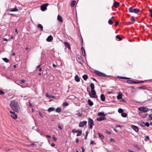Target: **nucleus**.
<instances>
[{"label": "nucleus", "mask_w": 152, "mask_h": 152, "mask_svg": "<svg viewBox=\"0 0 152 152\" xmlns=\"http://www.w3.org/2000/svg\"><path fill=\"white\" fill-rule=\"evenodd\" d=\"M10 106L12 109L16 112H18L20 110V107L18 103L15 100L11 102Z\"/></svg>", "instance_id": "nucleus-1"}, {"label": "nucleus", "mask_w": 152, "mask_h": 152, "mask_svg": "<svg viewBox=\"0 0 152 152\" xmlns=\"http://www.w3.org/2000/svg\"><path fill=\"white\" fill-rule=\"evenodd\" d=\"M138 110L141 113H145L148 111V109L145 107H142L138 108Z\"/></svg>", "instance_id": "nucleus-2"}, {"label": "nucleus", "mask_w": 152, "mask_h": 152, "mask_svg": "<svg viewBox=\"0 0 152 152\" xmlns=\"http://www.w3.org/2000/svg\"><path fill=\"white\" fill-rule=\"evenodd\" d=\"M129 11L130 12H133L135 13H137L140 10L137 8L133 9L132 7H130L129 9Z\"/></svg>", "instance_id": "nucleus-3"}, {"label": "nucleus", "mask_w": 152, "mask_h": 152, "mask_svg": "<svg viewBox=\"0 0 152 152\" xmlns=\"http://www.w3.org/2000/svg\"><path fill=\"white\" fill-rule=\"evenodd\" d=\"M88 124L89 125V128L90 129H92L93 126L94 124L93 120L91 118H88Z\"/></svg>", "instance_id": "nucleus-4"}, {"label": "nucleus", "mask_w": 152, "mask_h": 152, "mask_svg": "<svg viewBox=\"0 0 152 152\" xmlns=\"http://www.w3.org/2000/svg\"><path fill=\"white\" fill-rule=\"evenodd\" d=\"M91 93L90 92H88L90 96L94 98L97 97V96L96 95V93L94 90H91Z\"/></svg>", "instance_id": "nucleus-5"}, {"label": "nucleus", "mask_w": 152, "mask_h": 152, "mask_svg": "<svg viewBox=\"0 0 152 152\" xmlns=\"http://www.w3.org/2000/svg\"><path fill=\"white\" fill-rule=\"evenodd\" d=\"M48 3H45L42 4L41 7V9L42 11H45L47 9V7L48 6Z\"/></svg>", "instance_id": "nucleus-6"}, {"label": "nucleus", "mask_w": 152, "mask_h": 152, "mask_svg": "<svg viewBox=\"0 0 152 152\" xmlns=\"http://www.w3.org/2000/svg\"><path fill=\"white\" fill-rule=\"evenodd\" d=\"M95 73L98 75L101 76L103 77H105L106 75L100 72L97 70H95Z\"/></svg>", "instance_id": "nucleus-7"}, {"label": "nucleus", "mask_w": 152, "mask_h": 152, "mask_svg": "<svg viewBox=\"0 0 152 152\" xmlns=\"http://www.w3.org/2000/svg\"><path fill=\"white\" fill-rule=\"evenodd\" d=\"M87 122L86 121H83L82 122H80L79 124V126L81 127H83L84 125L86 124Z\"/></svg>", "instance_id": "nucleus-8"}, {"label": "nucleus", "mask_w": 152, "mask_h": 152, "mask_svg": "<svg viewBox=\"0 0 152 152\" xmlns=\"http://www.w3.org/2000/svg\"><path fill=\"white\" fill-rule=\"evenodd\" d=\"M96 120L99 121H101L106 120V118L105 117H101L97 118Z\"/></svg>", "instance_id": "nucleus-9"}, {"label": "nucleus", "mask_w": 152, "mask_h": 152, "mask_svg": "<svg viewBox=\"0 0 152 152\" xmlns=\"http://www.w3.org/2000/svg\"><path fill=\"white\" fill-rule=\"evenodd\" d=\"M132 128L135 132H137L139 131L138 128L135 126L132 125L131 126Z\"/></svg>", "instance_id": "nucleus-10"}, {"label": "nucleus", "mask_w": 152, "mask_h": 152, "mask_svg": "<svg viewBox=\"0 0 152 152\" xmlns=\"http://www.w3.org/2000/svg\"><path fill=\"white\" fill-rule=\"evenodd\" d=\"M122 98V94L121 92H119L117 96V98L118 100L121 99Z\"/></svg>", "instance_id": "nucleus-11"}, {"label": "nucleus", "mask_w": 152, "mask_h": 152, "mask_svg": "<svg viewBox=\"0 0 152 152\" xmlns=\"http://www.w3.org/2000/svg\"><path fill=\"white\" fill-rule=\"evenodd\" d=\"M53 39V37L51 35L49 36L46 39L47 41L48 42H51Z\"/></svg>", "instance_id": "nucleus-12"}, {"label": "nucleus", "mask_w": 152, "mask_h": 152, "mask_svg": "<svg viewBox=\"0 0 152 152\" xmlns=\"http://www.w3.org/2000/svg\"><path fill=\"white\" fill-rule=\"evenodd\" d=\"M11 116L14 119H16L18 118V116L17 114H15V113H13V114H11Z\"/></svg>", "instance_id": "nucleus-13"}, {"label": "nucleus", "mask_w": 152, "mask_h": 152, "mask_svg": "<svg viewBox=\"0 0 152 152\" xmlns=\"http://www.w3.org/2000/svg\"><path fill=\"white\" fill-rule=\"evenodd\" d=\"M64 43L65 47L68 48L69 49L70 48V45L67 42H65Z\"/></svg>", "instance_id": "nucleus-14"}, {"label": "nucleus", "mask_w": 152, "mask_h": 152, "mask_svg": "<svg viewBox=\"0 0 152 152\" xmlns=\"http://www.w3.org/2000/svg\"><path fill=\"white\" fill-rule=\"evenodd\" d=\"M106 115L104 114V112H99L98 114L99 116H101V117H105Z\"/></svg>", "instance_id": "nucleus-15"}, {"label": "nucleus", "mask_w": 152, "mask_h": 152, "mask_svg": "<svg viewBox=\"0 0 152 152\" xmlns=\"http://www.w3.org/2000/svg\"><path fill=\"white\" fill-rule=\"evenodd\" d=\"M81 50L82 51V54L83 55V56H86L85 51L84 48L83 47H82L81 48Z\"/></svg>", "instance_id": "nucleus-16"}, {"label": "nucleus", "mask_w": 152, "mask_h": 152, "mask_svg": "<svg viewBox=\"0 0 152 152\" xmlns=\"http://www.w3.org/2000/svg\"><path fill=\"white\" fill-rule=\"evenodd\" d=\"M75 80L77 82H79L80 81V78L77 75H75Z\"/></svg>", "instance_id": "nucleus-17"}, {"label": "nucleus", "mask_w": 152, "mask_h": 152, "mask_svg": "<svg viewBox=\"0 0 152 152\" xmlns=\"http://www.w3.org/2000/svg\"><path fill=\"white\" fill-rule=\"evenodd\" d=\"M101 99L102 101H104L105 100V97L103 94H101L100 96Z\"/></svg>", "instance_id": "nucleus-18"}, {"label": "nucleus", "mask_w": 152, "mask_h": 152, "mask_svg": "<svg viewBox=\"0 0 152 152\" xmlns=\"http://www.w3.org/2000/svg\"><path fill=\"white\" fill-rule=\"evenodd\" d=\"M57 19L58 20L61 22H63V20L62 18L59 15H58L57 17Z\"/></svg>", "instance_id": "nucleus-19"}, {"label": "nucleus", "mask_w": 152, "mask_h": 152, "mask_svg": "<svg viewBox=\"0 0 152 152\" xmlns=\"http://www.w3.org/2000/svg\"><path fill=\"white\" fill-rule=\"evenodd\" d=\"M77 136H80L81 135L82 133V131H81V130L80 131L79 130H77Z\"/></svg>", "instance_id": "nucleus-20"}, {"label": "nucleus", "mask_w": 152, "mask_h": 152, "mask_svg": "<svg viewBox=\"0 0 152 152\" xmlns=\"http://www.w3.org/2000/svg\"><path fill=\"white\" fill-rule=\"evenodd\" d=\"M143 124L144 125V126H146L147 127H148L149 126V123L148 122H146L145 123L143 122H141V124Z\"/></svg>", "instance_id": "nucleus-21"}, {"label": "nucleus", "mask_w": 152, "mask_h": 152, "mask_svg": "<svg viewBox=\"0 0 152 152\" xmlns=\"http://www.w3.org/2000/svg\"><path fill=\"white\" fill-rule=\"evenodd\" d=\"M88 104L90 106H92L93 104V102L90 99H88Z\"/></svg>", "instance_id": "nucleus-22"}, {"label": "nucleus", "mask_w": 152, "mask_h": 152, "mask_svg": "<svg viewBox=\"0 0 152 152\" xmlns=\"http://www.w3.org/2000/svg\"><path fill=\"white\" fill-rule=\"evenodd\" d=\"M55 109L53 107H50L48 109V111L50 113L52 111H54Z\"/></svg>", "instance_id": "nucleus-23"}, {"label": "nucleus", "mask_w": 152, "mask_h": 152, "mask_svg": "<svg viewBox=\"0 0 152 152\" xmlns=\"http://www.w3.org/2000/svg\"><path fill=\"white\" fill-rule=\"evenodd\" d=\"M90 87L91 90H94V86L93 83H91Z\"/></svg>", "instance_id": "nucleus-24"}, {"label": "nucleus", "mask_w": 152, "mask_h": 152, "mask_svg": "<svg viewBox=\"0 0 152 152\" xmlns=\"http://www.w3.org/2000/svg\"><path fill=\"white\" fill-rule=\"evenodd\" d=\"M46 96L47 97H51L52 98H55V96H54L51 95H49L48 94H46Z\"/></svg>", "instance_id": "nucleus-25"}, {"label": "nucleus", "mask_w": 152, "mask_h": 152, "mask_svg": "<svg viewBox=\"0 0 152 152\" xmlns=\"http://www.w3.org/2000/svg\"><path fill=\"white\" fill-rule=\"evenodd\" d=\"M119 6V3L116 2H115L113 4V6L115 7H117Z\"/></svg>", "instance_id": "nucleus-26"}, {"label": "nucleus", "mask_w": 152, "mask_h": 152, "mask_svg": "<svg viewBox=\"0 0 152 152\" xmlns=\"http://www.w3.org/2000/svg\"><path fill=\"white\" fill-rule=\"evenodd\" d=\"M76 3V1H72L71 3V6L72 7H74Z\"/></svg>", "instance_id": "nucleus-27"}, {"label": "nucleus", "mask_w": 152, "mask_h": 152, "mask_svg": "<svg viewBox=\"0 0 152 152\" xmlns=\"http://www.w3.org/2000/svg\"><path fill=\"white\" fill-rule=\"evenodd\" d=\"M121 115L123 117H126L127 116V114L126 113H121Z\"/></svg>", "instance_id": "nucleus-28"}, {"label": "nucleus", "mask_w": 152, "mask_h": 152, "mask_svg": "<svg viewBox=\"0 0 152 152\" xmlns=\"http://www.w3.org/2000/svg\"><path fill=\"white\" fill-rule=\"evenodd\" d=\"M83 78L85 80H86L87 79L88 77L86 75H84L83 76Z\"/></svg>", "instance_id": "nucleus-29"}, {"label": "nucleus", "mask_w": 152, "mask_h": 152, "mask_svg": "<svg viewBox=\"0 0 152 152\" xmlns=\"http://www.w3.org/2000/svg\"><path fill=\"white\" fill-rule=\"evenodd\" d=\"M38 27L40 28L41 29V31H42L43 28V27L42 26L41 24H39L38 26Z\"/></svg>", "instance_id": "nucleus-30"}, {"label": "nucleus", "mask_w": 152, "mask_h": 152, "mask_svg": "<svg viewBox=\"0 0 152 152\" xmlns=\"http://www.w3.org/2000/svg\"><path fill=\"white\" fill-rule=\"evenodd\" d=\"M11 10L12 12H17L18 11V10L15 7L12 9H11Z\"/></svg>", "instance_id": "nucleus-31"}, {"label": "nucleus", "mask_w": 152, "mask_h": 152, "mask_svg": "<svg viewBox=\"0 0 152 152\" xmlns=\"http://www.w3.org/2000/svg\"><path fill=\"white\" fill-rule=\"evenodd\" d=\"M3 61L6 63H8L9 62V60L6 58H2Z\"/></svg>", "instance_id": "nucleus-32"}, {"label": "nucleus", "mask_w": 152, "mask_h": 152, "mask_svg": "<svg viewBox=\"0 0 152 152\" xmlns=\"http://www.w3.org/2000/svg\"><path fill=\"white\" fill-rule=\"evenodd\" d=\"M118 77L122 79H128L130 78H129L125 77H119V76H118Z\"/></svg>", "instance_id": "nucleus-33"}, {"label": "nucleus", "mask_w": 152, "mask_h": 152, "mask_svg": "<svg viewBox=\"0 0 152 152\" xmlns=\"http://www.w3.org/2000/svg\"><path fill=\"white\" fill-rule=\"evenodd\" d=\"M98 135L99 137L102 139H103L104 138V136L100 133H98Z\"/></svg>", "instance_id": "nucleus-34"}, {"label": "nucleus", "mask_w": 152, "mask_h": 152, "mask_svg": "<svg viewBox=\"0 0 152 152\" xmlns=\"http://www.w3.org/2000/svg\"><path fill=\"white\" fill-rule=\"evenodd\" d=\"M108 23L109 24L112 25L113 23V22L112 21V20L110 19L108 21Z\"/></svg>", "instance_id": "nucleus-35"}, {"label": "nucleus", "mask_w": 152, "mask_h": 152, "mask_svg": "<svg viewBox=\"0 0 152 152\" xmlns=\"http://www.w3.org/2000/svg\"><path fill=\"white\" fill-rule=\"evenodd\" d=\"M69 105V104L67 102H64L63 103V106H67Z\"/></svg>", "instance_id": "nucleus-36"}, {"label": "nucleus", "mask_w": 152, "mask_h": 152, "mask_svg": "<svg viewBox=\"0 0 152 152\" xmlns=\"http://www.w3.org/2000/svg\"><path fill=\"white\" fill-rule=\"evenodd\" d=\"M61 111V109L59 108H56V112L57 113H59Z\"/></svg>", "instance_id": "nucleus-37"}, {"label": "nucleus", "mask_w": 152, "mask_h": 152, "mask_svg": "<svg viewBox=\"0 0 152 152\" xmlns=\"http://www.w3.org/2000/svg\"><path fill=\"white\" fill-rule=\"evenodd\" d=\"M118 111L119 113H122V112H123V110L121 108H119L118 109Z\"/></svg>", "instance_id": "nucleus-38"}, {"label": "nucleus", "mask_w": 152, "mask_h": 152, "mask_svg": "<svg viewBox=\"0 0 152 152\" xmlns=\"http://www.w3.org/2000/svg\"><path fill=\"white\" fill-rule=\"evenodd\" d=\"M134 146L138 150L140 149V147L137 145H134Z\"/></svg>", "instance_id": "nucleus-39"}, {"label": "nucleus", "mask_w": 152, "mask_h": 152, "mask_svg": "<svg viewBox=\"0 0 152 152\" xmlns=\"http://www.w3.org/2000/svg\"><path fill=\"white\" fill-rule=\"evenodd\" d=\"M148 119L150 120H152V114L149 115L148 116Z\"/></svg>", "instance_id": "nucleus-40"}, {"label": "nucleus", "mask_w": 152, "mask_h": 152, "mask_svg": "<svg viewBox=\"0 0 152 152\" xmlns=\"http://www.w3.org/2000/svg\"><path fill=\"white\" fill-rule=\"evenodd\" d=\"M130 19L133 21H135V19L134 17L131 16L130 17Z\"/></svg>", "instance_id": "nucleus-41"}, {"label": "nucleus", "mask_w": 152, "mask_h": 152, "mask_svg": "<svg viewBox=\"0 0 152 152\" xmlns=\"http://www.w3.org/2000/svg\"><path fill=\"white\" fill-rule=\"evenodd\" d=\"M25 82V81L24 80H20L19 81V83L20 84H21L23 83H24Z\"/></svg>", "instance_id": "nucleus-42"}, {"label": "nucleus", "mask_w": 152, "mask_h": 152, "mask_svg": "<svg viewBox=\"0 0 152 152\" xmlns=\"http://www.w3.org/2000/svg\"><path fill=\"white\" fill-rule=\"evenodd\" d=\"M116 38L118 39L119 40H121L122 39L121 37H120L118 35L116 36Z\"/></svg>", "instance_id": "nucleus-43"}, {"label": "nucleus", "mask_w": 152, "mask_h": 152, "mask_svg": "<svg viewBox=\"0 0 152 152\" xmlns=\"http://www.w3.org/2000/svg\"><path fill=\"white\" fill-rule=\"evenodd\" d=\"M77 115L78 117H80L82 115V114L80 113H78L77 114Z\"/></svg>", "instance_id": "nucleus-44"}, {"label": "nucleus", "mask_w": 152, "mask_h": 152, "mask_svg": "<svg viewBox=\"0 0 152 152\" xmlns=\"http://www.w3.org/2000/svg\"><path fill=\"white\" fill-rule=\"evenodd\" d=\"M122 126H120V125H116L115 126V128H117V127H120V128H122Z\"/></svg>", "instance_id": "nucleus-45"}, {"label": "nucleus", "mask_w": 152, "mask_h": 152, "mask_svg": "<svg viewBox=\"0 0 152 152\" xmlns=\"http://www.w3.org/2000/svg\"><path fill=\"white\" fill-rule=\"evenodd\" d=\"M4 92L1 90H0V95H3L4 94Z\"/></svg>", "instance_id": "nucleus-46"}, {"label": "nucleus", "mask_w": 152, "mask_h": 152, "mask_svg": "<svg viewBox=\"0 0 152 152\" xmlns=\"http://www.w3.org/2000/svg\"><path fill=\"white\" fill-rule=\"evenodd\" d=\"M149 139V137L148 136H147L146 138L144 140L145 141H147Z\"/></svg>", "instance_id": "nucleus-47"}, {"label": "nucleus", "mask_w": 152, "mask_h": 152, "mask_svg": "<svg viewBox=\"0 0 152 152\" xmlns=\"http://www.w3.org/2000/svg\"><path fill=\"white\" fill-rule=\"evenodd\" d=\"M149 12L150 13L151 16L152 17V9H150V10L149 11Z\"/></svg>", "instance_id": "nucleus-48"}, {"label": "nucleus", "mask_w": 152, "mask_h": 152, "mask_svg": "<svg viewBox=\"0 0 152 152\" xmlns=\"http://www.w3.org/2000/svg\"><path fill=\"white\" fill-rule=\"evenodd\" d=\"M128 83L130 84H133V81L131 80H129L128 81Z\"/></svg>", "instance_id": "nucleus-49"}, {"label": "nucleus", "mask_w": 152, "mask_h": 152, "mask_svg": "<svg viewBox=\"0 0 152 152\" xmlns=\"http://www.w3.org/2000/svg\"><path fill=\"white\" fill-rule=\"evenodd\" d=\"M81 152H84L85 150L83 147H81Z\"/></svg>", "instance_id": "nucleus-50"}, {"label": "nucleus", "mask_w": 152, "mask_h": 152, "mask_svg": "<svg viewBox=\"0 0 152 152\" xmlns=\"http://www.w3.org/2000/svg\"><path fill=\"white\" fill-rule=\"evenodd\" d=\"M58 129H60L61 130L62 129V128L61 127V126L60 125H58Z\"/></svg>", "instance_id": "nucleus-51"}, {"label": "nucleus", "mask_w": 152, "mask_h": 152, "mask_svg": "<svg viewBox=\"0 0 152 152\" xmlns=\"http://www.w3.org/2000/svg\"><path fill=\"white\" fill-rule=\"evenodd\" d=\"M53 139L55 141H56L57 140L56 138L54 136H53Z\"/></svg>", "instance_id": "nucleus-52"}, {"label": "nucleus", "mask_w": 152, "mask_h": 152, "mask_svg": "<svg viewBox=\"0 0 152 152\" xmlns=\"http://www.w3.org/2000/svg\"><path fill=\"white\" fill-rule=\"evenodd\" d=\"M94 142V141H93V140H91V141L90 142V144L91 145V144H93Z\"/></svg>", "instance_id": "nucleus-53"}, {"label": "nucleus", "mask_w": 152, "mask_h": 152, "mask_svg": "<svg viewBox=\"0 0 152 152\" xmlns=\"http://www.w3.org/2000/svg\"><path fill=\"white\" fill-rule=\"evenodd\" d=\"M72 132H77V130H76L75 129H73L72 130Z\"/></svg>", "instance_id": "nucleus-54"}, {"label": "nucleus", "mask_w": 152, "mask_h": 152, "mask_svg": "<svg viewBox=\"0 0 152 152\" xmlns=\"http://www.w3.org/2000/svg\"><path fill=\"white\" fill-rule=\"evenodd\" d=\"M106 133L109 134H111V132L109 131H107Z\"/></svg>", "instance_id": "nucleus-55"}, {"label": "nucleus", "mask_w": 152, "mask_h": 152, "mask_svg": "<svg viewBox=\"0 0 152 152\" xmlns=\"http://www.w3.org/2000/svg\"><path fill=\"white\" fill-rule=\"evenodd\" d=\"M29 105L31 107H32V104L30 102H29Z\"/></svg>", "instance_id": "nucleus-56"}, {"label": "nucleus", "mask_w": 152, "mask_h": 152, "mask_svg": "<svg viewBox=\"0 0 152 152\" xmlns=\"http://www.w3.org/2000/svg\"><path fill=\"white\" fill-rule=\"evenodd\" d=\"M46 137H47V138H51V136L49 135H46Z\"/></svg>", "instance_id": "nucleus-57"}, {"label": "nucleus", "mask_w": 152, "mask_h": 152, "mask_svg": "<svg viewBox=\"0 0 152 152\" xmlns=\"http://www.w3.org/2000/svg\"><path fill=\"white\" fill-rule=\"evenodd\" d=\"M139 83V82H136V81H133V83H134V84H137V83Z\"/></svg>", "instance_id": "nucleus-58"}, {"label": "nucleus", "mask_w": 152, "mask_h": 152, "mask_svg": "<svg viewBox=\"0 0 152 152\" xmlns=\"http://www.w3.org/2000/svg\"><path fill=\"white\" fill-rule=\"evenodd\" d=\"M87 136H88V135H87V134H86V135L85 136V137H84L85 139V140L87 138Z\"/></svg>", "instance_id": "nucleus-59"}, {"label": "nucleus", "mask_w": 152, "mask_h": 152, "mask_svg": "<svg viewBox=\"0 0 152 152\" xmlns=\"http://www.w3.org/2000/svg\"><path fill=\"white\" fill-rule=\"evenodd\" d=\"M3 40L4 41H8V39L6 38H3Z\"/></svg>", "instance_id": "nucleus-60"}, {"label": "nucleus", "mask_w": 152, "mask_h": 152, "mask_svg": "<svg viewBox=\"0 0 152 152\" xmlns=\"http://www.w3.org/2000/svg\"><path fill=\"white\" fill-rule=\"evenodd\" d=\"M127 151H128L129 152H134L133 151L131 150H130L129 149H128L127 150Z\"/></svg>", "instance_id": "nucleus-61"}, {"label": "nucleus", "mask_w": 152, "mask_h": 152, "mask_svg": "<svg viewBox=\"0 0 152 152\" xmlns=\"http://www.w3.org/2000/svg\"><path fill=\"white\" fill-rule=\"evenodd\" d=\"M15 32L16 34H18V31L17 29V28H16L15 29Z\"/></svg>", "instance_id": "nucleus-62"}, {"label": "nucleus", "mask_w": 152, "mask_h": 152, "mask_svg": "<svg viewBox=\"0 0 152 152\" xmlns=\"http://www.w3.org/2000/svg\"><path fill=\"white\" fill-rule=\"evenodd\" d=\"M78 142H79V140H78V139L77 138L76 140V143H78Z\"/></svg>", "instance_id": "nucleus-63"}, {"label": "nucleus", "mask_w": 152, "mask_h": 152, "mask_svg": "<svg viewBox=\"0 0 152 152\" xmlns=\"http://www.w3.org/2000/svg\"><path fill=\"white\" fill-rule=\"evenodd\" d=\"M110 140L111 142H113L114 141V139L112 138H110Z\"/></svg>", "instance_id": "nucleus-64"}]
</instances>
